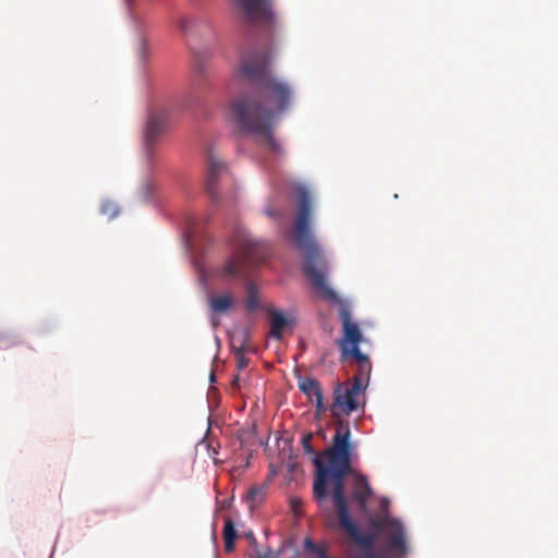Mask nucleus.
Masks as SVG:
<instances>
[{
	"label": "nucleus",
	"instance_id": "nucleus-22",
	"mask_svg": "<svg viewBox=\"0 0 558 558\" xmlns=\"http://www.w3.org/2000/svg\"><path fill=\"white\" fill-rule=\"evenodd\" d=\"M178 27L182 33H189L192 29V21L184 15H180L178 17Z\"/></svg>",
	"mask_w": 558,
	"mask_h": 558
},
{
	"label": "nucleus",
	"instance_id": "nucleus-15",
	"mask_svg": "<svg viewBox=\"0 0 558 558\" xmlns=\"http://www.w3.org/2000/svg\"><path fill=\"white\" fill-rule=\"evenodd\" d=\"M304 549L317 558H329L326 556L325 548L316 545L310 537L304 539Z\"/></svg>",
	"mask_w": 558,
	"mask_h": 558
},
{
	"label": "nucleus",
	"instance_id": "nucleus-23",
	"mask_svg": "<svg viewBox=\"0 0 558 558\" xmlns=\"http://www.w3.org/2000/svg\"><path fill=\"white\" fill-rule=\"evenodd\" d=\"M248 365V360L243 355V348L236 352V366L239 369H244Z\"/></svg>",
	"mask_w": 558,
	"mask_h": 558
},
{
	"label": "nucleus",
	"instance_id": "nucleus-19",
	"mask_svg": "<svg viewBox=\"0 0 558 558\" xmlns=\"http://www.w3.org/2000/svg\"><path fill=\"white\" fill-rule=\"evenodd\" d=\"M265 496V488L253 486L247 493V499L252 502H260Z\"/></svg>",
	"mask_w": 558,
	"mask_h": 558
},
{
	"label": "nucleus",
	"instance_id": "nucleus-13",
	"mask_svg": "<svg viewBox=\"0 0 558 558\" xmlns=\"http://www.w3.org/2000/svg\"><path fill=\"white\" fill-rule=\"evenodd\" d=\"M209 308L214 315L225 314L234 305V298L230 293L211 295L208 299Z\"/></svg>",
	"mask_w": 558,
	"mask_h": 558
},
{
	"label": "nucleus",
	"instance_id": "nucleus-8",
	"mask_svg": "<svg viewBox=\"0 0 558 558\" xmlns=\"http://www.w3.org/2000/svg\"><path fill=\"white\" fill-rule=\"evenodd\" d=\"M299 389L314 403L317 417L328 412V404L324 402V391L320 383L314 377H301L299 379Z\"/></svg>",
	"mask_w": 558,
	"mask_h": 558
},
{
	"label": "nucleus",
	"instance_id": "nucleus-25",
	"mask_svg": "<svg viewBox=\"0 0 558 558\" xmlns=\"http://www.w3.org/2000/svg\"><path fill=\"white\" fill-rule=\"evenodd\" d=\"M257 558H279V553H275L271 549L265 551H258Z\"/></svg>",
	"mask_w": 558,
	"mask_h": 558
},
{
	"label": "nucleus",
	"instance_id": "nucleus-28",
	"mask_svg": "<svg viewBox=\"0 0 558 558\" xmlns=\"http://www.w3.org/2000/svg\"><path fill=\"white\" fill-rule=\"evenodd\" d=\"M190 229H191V230H190V232H191L192 234H194V233L196 232V226H195V222H193V223L191 225Z\"/></svg>",
	"mask_w": 558,
	"mask_h": 558
},
{
	"label": "nucleus",
	"instance_id": "nucleus-26",
	"mask_svg": "<svg viewBox=\"0 0 558 558\" xmlns=\"http://www.w3.org/2000/svg\"><path fill=\"white\" fill-rule=\"evenodd\" d=\"M301 504H302L301 500H299L296 498L291 499V505H292V508H293V511L295 512V514L299 513L298 506H300Z\"/></svg>",
	"mask_w": 558,
	"mask_h": 558
},
{
	"label": "nucleus",
	"instance_id": "nucleus-27",
	"mask_svg": "<svg viewBox=\"0 0 558 558\" xmlns=\"http://www.w3.org/2000/svg\"><path fill=\"white\" fill-rule=\"evenodd\" d=\"M265 213L269 217H277L278 216V213L272 210V209H266Z\"/></svg>",
	"mask_w": 558,
	"mask_h": 558
},
{
	"label": "nucleus",
	"instance_id": "nucleus-31",
	"mask_svg": "<svg viewBox=\"0 0 558 558\" xmlns=\"http://www.w3.org/2000/svg\"><path fill=\"white\" fill-rule=\"evenodd\" d=\"M142 50H143V53L145 52V44L143 43V46H142Z\"/></svg>",
	"mask_w": 558,
	"mask_h": 558
},
{
	"label": "nucleus",
	"instance_id": "nucleus-11",
	"mask_svg": "<svg viewBox=\"0 0 558 558\" xmlns=\"http://www.w3.org/2000/svg\"><path fill=\"white\" fill-rule=\"evenodd\" d=\"M226 171V165L214 154L207 158L206 189L213 199L216 198V184L220 175Z\"/></svg>",
	"mask_w": 558,
	"mask_h": 558
},
{
	"label": "nucleus",
	"instance_id": "nucleus-7",
	"mask_svg": "<svg viewBox=\"0 0 558 558\" xmlns=\"http://www.w3.org/2000/svg\"><path fill=\"white\" fill-rule=\"evenodd\" d=\"M166 128L167 117L163 112H151L149 114L144 138L145 160L149 169L154 163V147L157 144L159 137L166 131Z\"/></svg>",
	"mask_w": 558,
	"mask_h": 558
},
{
	"label": "nucleus",
	"instance_id": "nucleus-2",
	"mask_svg": "<svg viewBox=\"0 0 558 558\" xmlns=\"http://www.w3.org/2000/svg\"><path fill=\"white\" fill-rule=\"evenodd\" d=\"M270 48L244 56L236 74L253 84L252 94H240L230 105V118L239 132L264 141L275 154H281L279 141L274 136L277 116L291 105V85L272 74Z\"/></svg>",
	"mask_w": 558,
	"mask_h": 558
},
{
	"label": "nucleus",
	"instance_id": "nucleus-10",
	"mask_svg": "<svg viewBox=\"0 0 558 558\" xmlns=\"http://www.w3.org/2000/svg\"><path fill=\"white\" fill-rule=\"evenodd\" d=\"M351 352L352 354H350V359H353L356 362L357 372L350 381L352 384H361V389L365 390L372 372L371 361L366 354L361 352V350H351Z\"/></svg>",
	"mask_w": 558,
	"mask_h": 558
},
{
	"label": "nucleus",
	"instance_id": "nucleus-14",
	"mask_svg": "<svg viewBox=\"0 0 558 558\" xmlns=\"http://www.w3.org/2000/svg\"><path fill=\"white\" fill-rule=\"evenodd\" d=\"M222 536H223V541H225V550L227 553L233 551L234 541L236 538V530H235L234 523L230 517H227L225 519Z\"/></svg>",
	"mask_w": 558,
	"mask_h": 558
},
{
	"label": "nucleus",
	"instance_id": "nucleus-9",
	"mask_svg": "<svg viewBox=\"0 0 558 558\" xmlns=\"http://www.w3.org/2000/svg\"><path fill=\"white\" fill-rule=\"evenodd\" d=\"M351 470L352 472L345 474V476L349 474L354 476L351 499L359 504L361 510H365L373 493L372 488L365 475L356 473L352 468Z\"/></svg>",
	"mask_w": 558,
	"mask_h": 558
},
{
	"label": "nucleus",
	"instance_id": "nucleus-4",
	"mask_svg": "<svg viewBox=\"0 0 558 558\" xmlns=\"http://www.w3.org/2000/svg\"><path fill=\"white\" fill-rule=\"evenodd\" d=\"M234 254L222 265L220 276L226 278L245 275L246 264H258L266 259L268 250L265 243L253 239L245 228L236 226L231 239Z\"/></svg>",
	"mask_w": 558,
	"mask_h": 558
},
{
	"label": "nucleus",
	"instance_id": "nucleus-18",
	"mask_svg": "<svg viewBox=\"0 0 558 558\" xmlns=\"http://www.w3.org/2000/svg\"><path fill=\"white\" fill-rule=\"evenodd\" d=\"M246 307L248 311H255L258 307V293L253 284L247 287Z\"/></svg>",
	"mask_w": 558,
	"mask_h": 558
},
{
	"label": "nucleus",
	"instance_id": "nucleus-20",
	"mask_svg": "<svg viewBox=\"0 0 558 558\" xmlns=\"http://www.w3.org/2000/svg\"><path fill=\"white\" fill-rule=\"evenodd\" d=\"M100 211L102 215L107 216L109 219L116 218L119 214V210H118V207L116 206V204H113L112 202H109V201L105 202L101 205Z\"/></svg>",
	"mask_w": 558,
	"mask_h": 558
},
{
	"label": "nucleus",
	"instance_id": "nucleus-21",
	"mask_svg": "<svg viewBox=\"0 0 558 558\" xmlns=\"http://www.w3.org/2000/svg\"><path fill=\"white\" fill-rule=\"evenodd\" d=\"M312 440H313V435L311 433L303 435V437H302V447H303L304 452L306 454H314L315 456L314 459L316 457L322 459L320 456L315 453V450H314V448L312 446ZM320 461L323 462V460H320Z\"/></svg>",
	"mask_w": 558,
	"mask_h": 558
},
{
	"label": "nucleus",
	"instance_id": "nucleus-12",
	"mask_svg": "<svg viewBox=\"0 0 558 558\" xmlns=\"http://www.w3.org/2000/svg\"><path fill=\"white\" fill-rule=\"evenodd\" d=\"M270 322V337L281 340L284 330L292 325V320L284 317L283 314L272 307L268 310Z\"/></svg>",
	"mask_w": 558,
	"mask_h": 558
},
{
	"label": "nucleus",
	"instance_id": "nucleus-29",
	"mask_svg": "<svg viewBox=\"0 0 558 558\" xmlns=\"http://www.w3.org/2000/svg\"><path fill=\"white\" fill-rule=\"evenodd\" d=\"M150 189H151V186L147 183V192H145V197H147V196H148V194H149V190H150Z\"/></svg>",
	"mask_w": 558,
	"mask_h": 558
},
{
	"label": "nucleus",
	"instance_id": "nucleus-30",
	"mask_svg": "<svg viewBox=\"0 0 558 558\" xmlns=\"http://www.w3.org/2000/svg\"><path fill=\"white\" fill-rule=\"evenodd\" d=\"M238 381H239V377L236 376V377L234 378V380H233V384H234V385H238Z\"/></svg>",
	"mask_w": 558,
	"mask_h": 558
},
{
	"label": "nucleus",
	"instance_id": "nucleus-1",
	"mask_svg": "<svg viewBox=\"0 0 558 558\" xmlns=\"http://www.w3.org/2000/svg\"><path fill=\"white\" fill-rule=\"evenodd\" d=\"M361 384L335 383L332 402L328 412L336 420V433L329 448L323 452L326 463L315 458L316 472L313 483V496L322 505L328 497V485L332 487V502L338 514L339 523L350 538L360 547L352 558H380L375 553L376 534L363 533L350 515L344 496L345 474L352 472L351 463L354 454V444L351 441L350 423L345 420L352 412L364 408L360 401Z\"/></svg>",
	"mask_w": 558,
	"mask_h": 558
},
{
	"label": "nucleus",
	"instance_id": "nucleus-17",
	"mask_svg": "<svg viewBox=\"0 0 558 558\" xmlns=\"http://www.w3.org/2000/svg\"><path fill=\"white\" fill-rule=\"evenodd\" d=\"M304 549L317 558H329L326 556L325 548L316 545L310 537L304 539Z\"/></svg>",
	"mask_w": 558,
	"mask_h": 558
},
{
	"label": "nucleus",
	"instance_id": "nucleus-16",
	"mask_svg": "<svg viewBox=\"0 0 558 558\" xmlns=\"http://www.w3.org/2000/svg\"><path fill=\"white\" fill-rule=\"evenodd\" d=\"M304 549L317 558H329L326 556L325 548L316 545L310 537L304 539Z\"/></svg>",
	"mask_w": 558,
	"mask_h": 558
},
{
	"label": "nucleus",
	"instance_id": "nucleus-32",
	"mask_svg": "<svg viewBox=\"0 0 558 558\" xmlns=\"http://www.w3.org/2000/svg\"><path fill=\"white\" fill-rule=\"evenodd\" d=\"M251 537H253V534H252V533H248V534H247V538H251Z\"/></svg>",
	"mask_w": 558,
	"mask_h": 558
},
{
	"label": "nucleus",
	"instance_id": "nucleus-3",
	"mask_svg": "<svg viewBox=\"0 0 558 558\" xmlns=\"http://www.w3.org/2000/svg\"><path fill=\"white\" fill-rule=\"evenodd\" d=\"M294 194L296 214L293 222V236L303 253L302 271L312 288L323 299L335 302L338 300V295L327 282L328 262L311 229L313 209L311 192L304 185H296Z\"/></svg>",
	"mask_w": 558,
	"mask_h": 558
},
{
	"label": "nucleus",
	"instance_id": "nucleus-6",
	"mask_svg": "<svg viewBox=\"0 0 558 558\" xmlns=\"http://www.w3.org/2000/svg\"><path fill=\"white\" fill-rule=\"evenodd\" d=\"M372 526L386 533L388 549L392 554L401 556L407 553L405 533L399 520L383 518L372 521Z\"/></svg>",
	"mask_w": 558,
	"mask_h": 558
},
{
	"label": "nucleus",
	"instance_id": "nucleus-5",
	"mask_svg": "<svg viewBox=\"0 0 558 558\" xmlns=\"http://www.w3.org/2000/svg\"><path fill=\"white\" fill-rule=\"evenodd\" d=\"M339 318L342 324L343 336L337 341L342 360H349L351 350H360L359 345L363 341V333L356 322L352 319L351 310L348 304H341L339 308Z\"/></svg>",
	"mask_w": 558,
	"mask_h": 558
},
{
	"label": "nucleus",
	"instance_id": "nucleus-24",
	"mask_svg": "<svg viewBox=\"0 0 558 558\" xmlns=\"http://www.w3.org/2000/svg\"><path fill=\"white\" fill-rule=\"evenodd\" d=\"M15 344L16 342L9 336L0 335V350H8Z\"/></svg>",
	"mask_w": 558,
	"mask_h": 558
}]
</instances>
